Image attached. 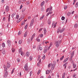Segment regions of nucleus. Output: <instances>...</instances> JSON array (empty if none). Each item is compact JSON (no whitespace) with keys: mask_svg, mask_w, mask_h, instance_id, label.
Here are the masks:
<instances>
[{"mask_svg":"<svg viewBox=\"0 0 78 78\" xmlns=\"http://www.w3.org/2000/svg\"><path fill=\"white\" fill-rule=\"evenodd\" d=\"M60 29H61V27H59V28L58 29V30L57 31H59L60 32V33H62L64 31V28H62L61 30H60Z\"/></svg>","mask_w":78,"mask_h":78,"instance_id":"f257e3e1","label":"nucleus"},{"mask_svg":"<svg viewBox=\"0 0 78 78\" xmlns=\"http://www.w3.org/2000/svg\"><path fill=\"white\" fill-rule=\"evenodd\" d=\"M5 73H4V76L5 77V78H6V77H7V76H8V71L5 70Z\"/></svg>","mask_w":78,"mask_h":78,"instance_id":"f03ea898","label":"nucleus"},{"mask_svg":"<svg viewBox=\"0 0 78 78\" xmlns=\"http://www.w3.org/2000/svg\"><path fill=\"white\" fill-rule=\"evenodd\" d=\"M56 47H58L59 45V44H60V41H56Z\"/></svg>","mask_w":78,"mask_h":78,"instance_id":"7ed1b4c3","label":"nucleus"},{"mask_svg":"<svg viewBox=\"0 0 78 78\" xmlns=\"http://www.w3.org/2000/svg\"><path fill=\"white\" fill-rule=\"evenodd\" d=\"M24 69L26 71H27L28 70V66H27V64H26L24 66Z\"/></svg>","mask_w":78,"mask_h":78,"instance_id":"20e7f679","label":"nucleus"},{"mask_svg":"<svg viewBox=\"0 0 78 78\" xmlns=\"http://www.w3.org/2000/svg\"><path fill=\"white\" fill-rule=\"evenodd\" d=\"M5 11L6 12H8L9 11V6H6L5 7Z\"/></svg>","mask_w":78,"mask_h":78,"instance_id":"39448f33","label":"nucleus"},{"mask_svg":"<svg viewBox=\"0 0 78 78\" xmlns=\"http://www.w3.org/2000/svg\"><path fill=\"white\" fill-rule=\"evenodd\" d=\"M7 43L9 46H10L11 45V41L9 40H8L7 41Z\"/></svg>","mask_w":78,"mask_h":78,"instance_id":"423d86ee","label":"nucleus"},{"mask_svg":"<svg viewBox=\"0 0 78 78\" xmlns=\"http://www.w3.org/2000/svg\"><path fill=\"white\" fill-rule=\"evenodd\" d=\"M51 70H54V69H55V66L53 65H51Z\"/></svg>","mask_w":78,"mask_h":78,"instance_id":"0eeeda50","label":"nucleus"},{"mask_svg":"<svg viewBox=\"0 0 78 78\" xmlns=\"http://www.w3.org/2000/svg\"><path fill=\"white\" fill-rule=\"evenodd\" d=\"M11 66V65H10V64L9 62H8L7 64V67H8V68H9L10 67V66Z\"/></svg>","mask_w":78,"mask_h":78,"instance_id":"6e6552de","label":"nucleus"},{"mask_svg":"<svg viewBox=\"0 0 78 78\" xmlns=\"http://www.w3.org/2000/svg\"><path fill=\"white\" fill-rule=\"evenodd\" d=\"M44 34L45 35L46 34V33H47V30H46V29H45V28H44Z\"/></svg>","mask_w":78,"mask_h":78,"instance_id":"1a4fd4ad","label":"nucleus"},{"mask_svg":"<svg viewBox=\"0 0 78 78\" xmlns=\"http://www.w3.org/2000/svg\"><path fill=\"white\" fill-rule=\"evenodd\" d=\"M4 68V71H6V70H7L8 69V68L7 67H6V66L5 65H4L3 66Z\"/></svg>","mask_w":78,"mask_h":78,"instance_id":"9d476101","label":"nucleus"},{"mask_svg":"<svg viewBox=\"0 0 78 78\" xmlns=\"http://www.w3.org/2000/svg\"><path fill=\"white\" fill-rule=\"evenodd\" d=\"M2 53L3 55H5V53H6V51H5V50L4 49H3L2 50Z\"/></svg>","mask_w":78,"mask_h":78,"instance_id":"9b49d317","label":"nucleus"},{"mask_svg":"<svg viewBox=\"0 0 78 78\" xmlns=\"http://www.w3.org/2000/svg\"><path fill=\"white\" fill-rule=\"evenodd\" d=\"M56 62L55 61H54L53 62V64H51V65H52L53 66H56Z\"/></svg>","mask_w":78,"mask_h":78,"instance_id":"f8f14e48","label":"nucleus"},{"mask_svg":"<svg viewBox=\"0 0 78 78\" xmlns=\"http://www.w3.org/2000/svg\"><path fill=\"white\" fill-rule=\"evenodd\" d=\"M26 56L27 57L29 56H30V52H27L26 53Z\"/></svg>","mask_w":78,"mask_h":78,"instance_id":"ddd939ff","label":"nucleus"},{"mask_svg":"<svg viewBox=\"0 0 78 78\" xmlns=\"http://www.w3.org/2000/svg\"><path fill=\"white\" fill-rule=\"evenodd\" d=\"M74 53H75V51H74L72 52V53L71 54V56L73 57V56H74Z\"/></svg>","mask_w":78,"mask_h":78,"instance_id":"4468645a","label":"nucleus"},{"mask_svg":"<svg viewBox=\"0 0 78 78\" xmlns=\"http://www.w3.org/2000/svg\"><path fill=\"white\" fill-rule=\"evenodd\" d=\"M45 3V2L44 1H43L41 3V7L43 6V5H44V4Z\"/></svg>","mask_w":78,"mask_h":78,"instance_id":"2eb2a0df","label":"nucleus"},{"mask_svg":"<svg viewBox=\"0 0 78 78\" xmlns=\"http://www.w3.org/2000/svg\"><path fill=\"white\" fill-rule=\"evenodd\" d=\"M52 13H53V12H48V13H47V14L46 15V16H48V15H49V14H52Z\"/></svg>","mask_w":78,"mask_h":78,"instance_id":"dca6fc26","label":"nucleus"},{"mask_svg":"<svg viewBox=\"0 0 78 78\" xmlns=\"http://www.w3.org/2000/svg\"><path fill=\"white\" fill-rule=\"evenodd\" d=\"M74 27L75 28H77V27H78V24L77 23H76L74 25Z\"/></svg>","mask_w":78,"mask_h":78,"instance_id":"f3484780","label":"nucleus"},{"mask_svg":"<svg viewBox=\"0 0 78 78\" xmlns=\"http://www.w3.org/2000/svg\"><path fill=\"white\" fill-rule=\"evenodd\" d=\"M22 48H20L19 49V53H20V52H21V51H22Z\"/></svg>","mask_w":78,"mask_h":78,"instance_id":"a211bd4d","label":"nucleus"},{"mask_svg":"<svg viewBox=\"0 0 78 78\" xmlns=\"http://www.w3.org/2000/svg\"><path fill=\"white\" fill-rule=\"evenodd\" d=\"M65 75H66V73H64L62 74V78H65Z\"/></svg>","mask_w":78,"mask_h":78,"instance_id":"6ab92c4d","label":"nucleus"},{"mask_svg":"<svg viewBox=\"0 0 78 78\" xmlns=\"http://www.w3.org/2000/svg\"><path fill=\"white\" fill-rule=\"evenodd\" d=\"M22 43V40H21L19 41V44H21Z\"/></svg>","mask_w":78,"mask_h":78,"instance_id":"aec40b11","label":"nucleus"},{"mask_svg":"<svg viewBox=\"0 0 78 78\" xmlns=\"http://www.w3.org/2000/svg\"><path fill=\"white\" fill-rule=\"evenodd\" d=\"M27 32L26 31V32L25 33L24 35V37H26L27 36Z\"/></svg>","mask_w":78,"mask_h":78,"instance_id":"412c9836","label":"nucleus"},{"mask_svg":"<svg viewBox=\"0 0 78 78\" xmlns=\"http://www.w3.org/2000/svg\"><path fill=\"white\" fill-rule=\"evenodd\" d=\"M75 7L76 8H77V7H78V2H77L76 3V4L75 5Z\"/></svg>","mask_w":78,"mask_h":78,"instance_id":"4be33fe9","label":"nucleus"},{"mask_svg":"<svg viewBox=\"0 0 78 78\" xmlns=\"http://www.w3.org/2000/svg\"><path fill=\"white\" fill-rule=\"evenodd\" d=\"M44 15H43L40 18V20H42V19H43L44 18Z\"/></svg>","mask_w":78,"mask_h":78,"instance_id":"5701e85b","label":"nucleus"},{"mask_svg":"<svg viewBox=\"0 0 78 78\" xmlns=\"http://www.w3.org/2000/svg\"><path fill=\"white\" fill-rule=\"evenodd\" d=\"M2 47H5V43H3L2 44Z\"/></svg>","mask_w":78,"mask_h":78,"instance_id":"b1692460","label":"nucleus"},{"mask_svg":"<svg viewBox=\"0 0 78 78\" xmlns=\"http://www.w3.org/2000/svg\"><path fill=\"white\" fill-rule=\"evenodd\" d=\"M64 56H63L62 57H61L60 58V60L61 61H62V60L63 59H64Z\"/></svg>","mask_w":78,"mask_h":78,"instance_id":"393cba45","label":"nucleus"},{"mask_svg":"<svg viewBox=\"0 0 78 78\" xmlns=\"http://www.w3.org/2000/svg\"><path fill=\"white\" fill-rule=\"evenodd\" d=\"M47 49H45L44 50V53H46V52H47Z\"/></svg>","mask_w":78,"mask_h":78,"instance_id":"a878e982","label":"nucleus"},{"mask_svg":"<svg viewBox=\"0 0 78 78\" xmlns=\"http://www.w3.org/2000/svg\"><path fill=\"white\" fill-rule=\"evenodd\" d=\"M48 23L49 25H50L51 24V21L50 20H48Z\"/></svg>","mask_w":78,"mask_h":78,"instance_id":"bb28decb","label":"nucleus"},{"mask_svg":"<svg viewBox=\"0 0 78 78\" xmlns=\"http://www.w3.org/2000/svg\"><path fill=\"white\" fill-rule=\"evenodd\" d=\"M50 73V71L48 70H47L46 72V74H48Z\"/></svg>","mask_w":78,"mask_h":78,"instance_id":"cd10ccee","label":"nucleus"},{"mask_svg":"<svg viewBox=\"0 0 78 78\" xmlns=\"http://www.w3.org/2000/svg\"><path fill=\"white\" fill-rule=\"evenodd\" d=\"M20 53L22 56H23V55H24V53H23V51H21V52H20Z\"/></svg>","mask_w":78,"mask_h":78,"instance_id":"c85d7f7f","label":"nucleus"},{"mask_svg":"<svg viewBox=\"0 0 78 78\" xmlns=\"http://www.w3.org/2000/svg\"><path fill=\"white\" fill-rule=\"evenodd\" d=\"M30 61H31L33 59V57L32 56H30L29 57Z\"/></svg>","mask_w":78,"mask_h":78,"instance_id":"c756f323","label":"nucleus"},{"mask_svg":"<svg viewBox=\"0 0 78 78\" xmlns=\"http://www.w3.org/2000/svg\"><path fill=\"white\" fill-rule=\"evenodd\" d=\"M24 18V16H23V18L21 17L19 18V21H20H20H21V20H22V19H23Z\"/></svg>","mask_w":78,"mask_h":78,"instance_id":"7c9ffc66","label":"nucleus"},{"mask_svg":"<svg viewBox=\"0 0 78 78\" xmlns=\"http://www.w3.org/2000/svg\"><path fill=\"white\" fill-rule=\"evenodd\" d=\"M73 68H76V64H75L73 63Z\"/></svg>","mask_w":78,"mask_h":78,"instance_id":"2f4dec72","label":"nucleus"},{"mask_svg":"<svg viewBox=\"0 0 78 78\" xmlns=\"http://www.w3.org/2000/svg\"><path fill=\"white\" fill-rule=\"evenodd\" d=\"M12 51L13 53H14L15 51V49L14 48H12Z\"/></svg>","mask_w":78,"mask_h":78,"instance_id":"473e14b6","label":"nucleus"},{"mask_svg":"<svg viewBox=\"0 0 78 78\" xmlns=\"http://www.w3.org/2000/svg\"><path fill=\"white\" fill-rule=\"evenodd\" d=\"M25 9L23 8L22 9V12H25Z\"/></svg>","mask_w":78,"mask_h":78,"instance_id":"72a5a7b5","label":"nucleus"},{"mask_svg":"<svg viewBox=\"0 0 78 78\" xmlns=\"http://www.w3.org/2000/svg\"><path fill=\"white\" fill-rule=\"evenodd\" d=\"M34 37L33 36H32L31 37V41H32L33 40V38H34Z\"/></svg>","mask_w":78,"mask_h":78,"instance_id":"f704fd0d","label":"nucleus"},{"mask_svg":"<svg viewBox=\"0 0 78 78\" xmlns=\"http://www.w3.org/2000/svg\"><path fill=\"white\" fill-rule=\"evenodd\" d=\"M34 19H33L31 21V23H34Z\"/></svg>","mask_w":78,"mask_h":78,"instance_id":"c9c22d12","label":"nucleus"},{"mask_svg":"<svg viewBox=\"0 0 78 78\" xmlns=\"http://www.w3.org/2000/svg\"><path fill=\"white\" fill-rule=\"evenodd\" d=\"M65 19V17L64 16H62V20H64Z\"/></svg>","mask_w":78,"mask_h":78,"instance_id":"e433bc0d","label":"nucleus"},{"mask_svg":"<svg viewBox=\"0 0 78 78\" xmlns=\"http://www.w3.org/2000/svg\"><path fill=\"white\" fill-rule=\"evenodd\" d=\"M27 27H28V25H26L24 27V28L25 30H27Z\"/></svg>","mask_w":78,"mask_h":78,"instance_id":"4c0bfd02","label":"nucleus"},{"mask_svg":"<svg viewBox=\"0 0 78 78\" xmlns=\"http://www.w3.org/2000/svg\"><path fill=\"white\" fill-rule=\"evenodd\" d=\"M67 8V6L66 5H65L64 7V9H66Z\"/></svg>","mask_w":78,"mask_h":78,"instance_id":"58836bf2","label":"nucleus"},{"mask_svg":"<svg viewBox=\"0 0 78 78\" xmlns=\"http://www.w3.org/2000/svg\"><path fill=\"white\" fill-rule=\"evenodd\" d=\"M70 14H71L70 12H68V14H67V16H70Z\"/></svg>","mask_w":78,"mask_h":78,"instance_id":"ea45409f","label":"nucleus"},{"mask_svg":"<svg viewBox=\"0 0 78 78\" xmlns=\"http://www.w3.org/2000/svg\"><path fill=\"white\" fill-rule=\"evenodd\" d=\"M33 23L31 22L29 26L30 27H32V26H33Z\"/></svg>","mask_w":78,"mask_h":78,"instance_id":"a19ab883","label":"nucleus"},{"mask_svg":"<svg viewBox=\"0 0 78 78\" xmlns=\"http://www.w3.org/2000/svg\"><path fill=\"white\" fill-rule=\"evenodd\" d=\"M40 72H41V70H39L38 72H37V75H39V73H40Z\"/></svg>","mask_w":78,"mask_h":78,"instance_id":"79ce46f5","label":"nucleus"},{"mask_svg":"<svg viewBox=\"0 0 78 78\" xmlns=\"http://www.w3.org/2000/svg\"><path fill=\"white\" fill-rule=\"evenodd\" d=\"M51 64L49 63L48 65V68H50V66H51Z\"/></svg>","mask_w":78,"mask_h":78,"instance_id":"37998d69","label":"nucleus"},{"mask_svg":"<svg viewBox=\"0 0 78 78\" xmlns=\"http://www.w3.org/2000/svg\"><path fill=\"white\" fill-rule=\"evenodd\" d=\"M42 59H45V55H44L42 58Z\"/></svg>","mask_w":78,"mask_h":78,"instance_id":"c03bdc74","label":"nucleus"},{"mask_svg":"<svg viewBox=\"0 0 78 78\" xmlns=\"http://www.w3.org/2000/svg\"><path fill=\"white\" fill-rule=\"evenodd\" d=\"M72 58H73V57H72V56H71V58H70L69 59V61H72Z\"/></svg>","mask_w":78,"mask_h":78,"instance_id":"a18cd8bd","label":"nucleus"},{"mask_svg":"<svg viewBox=\"0 0 78 78\" xmlns=\"http://www.w3.org/2000/svg\"><path fill=\"white\" fill-rule=\"evenodd\" d=\"M15 15V14L13 13V14H12L11 15L12 16V18H13V17H14V15Z\"/></svg>","mask_w":78,"mask_h":78,"instance_id":"49530a36","label":"nucleus"},{"mask_svg":"<svg viewBox=\"0 0 78 78\" xmlns=\"http://www.w3.org/2000/svg\"><path fill=\"white\" fill-rule=\"evenodd\" d=\"M76 76V74L74 73V74H73V77H74V78H75V76Z\"/></svg>","mask_w":78,"mask_h":78,"instance_id":"de8ad7c7","label":"nucleus"},{"mask_svg":"<svg viewBox=\"0 0 78 78\" xmlns=\"http://www.w3.org/2000/svg\"><path fill=\"white\" fill-rule=\"evenodd\" d=\"M44 10V8H41V11H43Z\"/></svg>","mask_w":78,"mask_h":78,"instance_id":"09e8293b","label":"nucleus"},{"mask_svg":"<svg viewBox=\"0 0 78 78\" xmlns=\"http://www.w3.org/2000/svg\"><path fill=\"white\" fill-rule=\"evenodd\" d=\"M52 9V7H51H51L49 8L50 10L51 11V10Z\"/></svg>","mask_w":78,"mask_h":78,"instance_id":"8fccbe9b","label":"nucleus"},{"mask_svg":"<svg viewBox=\"0 0 78 78\" xmlns=\"http://www.w3.org/2000/svg\"><path fill=\"white\" fill-rule=\"evenodd\" d=\"M19 16L18 15H16V19H19Z\"/></svg>","mask_w":78,"mask_h":78,"instance_id":"3c124183","label":"nucleus"},{"mask_svg":"<svg viewBox=\"0 0 78 78\" xmlns=\"http://www.w3.org/2000/svg\"><path fill=\"white\" fill-rule=\"evenodd\" d=\"M40 57H41V56H40V55H39L38 56V59L37 60H39V59H40Z\"/></svg>","mask_w":78,"mask_h":78,"instance_id":"603ef678","label":"nucleus"},{"mask_svg":"<svg viewBox=\"0 0 78 78\" xmlns=\"http://www.w3.org/2000/svg\"><path fill=\"white\" fill-rule=\"evenodd\" d=\"M39 47L40 50H42V47H40V46H39Z\"/></svg>","mask_w":78,"mask_h":78,"instance_id":"864d4df0","label":"nucleus"},{"mask_svg":"<svg viewBox=\"0 0 78 78\" xmlns=\"http://www.w3.org/2000/svg\"><path fill=\"white\" fill-rule=\"evenodd\" d=\"M43 29V28H41L39 30V32H40V31H42V30Z\"/></svg>","mask_w":78,"mask_h":78,"instance_id":"5fc2aeb1","label":"nucleus"},{"mask_svg":"<svg viewBox=\"0 0 78 78\" xmlns=\"http://www.w3.org/2000/svg\"><path fill=\"white\" fill-rule=\"evenodd\" d=\"M8 21L9 22L10 21V16H9Z\"/></svg>","mask_w":78,"mask_h":78,"instance_id":"6e6d98bb","label":"nucleus"},{"mask_svg":"<svg viewBox=\"0 0 78 78\" xmlns=\"http://www.w3.org/2000/svg\"><path fill=\"white\" fill-rule=\"evenodd\" d=\"M2 47H1V44H0V50H2Z\"/></svg>","mask_w":78,"mask_h":78,"instance_id":"4d7b16f0","label":"nucleus"},{"mask_svg":"<svg viewBox=\"0 0 78 78\" xmlns=\"http://www.w3.org/2000/svg\"><path fill=\"white\" fill-rule=\"evenodd\" d=\"M17 60L18 62H20V58H18Z\"/></svg>","mask_w":78,"mask_h":78,"instance_id":"13d9d810","label":"nucleus"},{"mask_svg":"<svg viewBox=\"0 0 78 78\" xmlns=\"http://www.w3.org/2000/svg\"><path fill=\"white\" fill-rule=\"evenodd\" d=\"M48 10H49V8H48L47 9L46 11V12H48Z\"/></svg>","mask_w":78,"mask_h":78,"instance_id":"bf43d9fd","label":"nucleus"},{"mask_svg":"<svg viewBox=\"0 0 78 78\" xmlns=\"http://www.w3.org/2000/svg\"><path fill=\"white\" fill-rule=\"evenodd\" d=\"M22 5H21L20 6V9H22Z\"/></svg>","mask_w":78,"mask_h":78,"instance_id":"052dcab7","label":"nucleus"},{"mask_svg":"<svg viewBox=\"0 0 78 78\" xmlns=\"http://www.w3.org/2000/svg\"><path fill=\"white\" fill-rule=\"evenodd\" d=\"M33 72L32 71L30 72V76H31V73H32Z\"/></svg>","mask_w":78,"mask_h":78,"instance_id":"680f3d73","label":"nucleus"},{"mask_svg":"<svg viewBox=\"0 0 78 78\" xmlns=\"http://www.w3.org/2000/svg\"><path fill=\"white\" fill-rule=\"evenodd\" d=\"M40 37H43V34H42L40 36Z\"/></svg>","mask_w":78,"mask_h":78,"instance_id":"e2e57ef3","label":"nucleus"},{"mask_svg":"<svg viewBox=\"0 0 78 78\" xmlns=\"http://www.w3.org/2000/svg\"><path fill=\"white\" fill-rule=\"evenodd\" d=\"M30 4V2H28L26 3L27 5H28Z\"/></svg>","mask_w":78,"mask_h":78,"instance_id":"0e129e2a","label":"nucleus"},{"mask_svg":"<svg viewBox=\"0 0 78 78\" xmlns=\"http://www.w3.org/2000/svg\"><path fill=\"white\" fill-rule=\"evenodd\" d=\"M59 38H61L62 39V35H60L59 37Z\"/></svg>","mask_w":78,"mask_h":78,"instance_id":"69168bd1","label":"nucleus"},{"mask_svg":"<svg viewBox=\"0 0 78 78\" xmlns=\"http://www.w3.org/2000/svg\"><path fill=\"white\" fill-rule=\"evenodd\" d=\"M21 34L20 33V31H19L18 33V35H20V34Z\"/></svg>","mask_w":78,"mask_h":78,"instance_id":"338daca9","label":"nucleus"},{"mask_svg":"<svg viewBox=\"0 0 78 78\" xmlns=\"http://www.w3.org/2000/svg\"><path fill=\"white\" fill-rule=\"evenodd\" d=\"M66 61H67V60H66V59H65L63 61V62H66Z\"/></svg>","mask_w":78,"mask_h":78,"instance_id":"774afa93","label":"nucleus"}]
</instances>
